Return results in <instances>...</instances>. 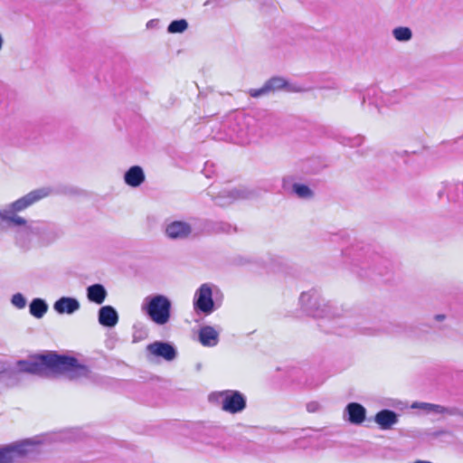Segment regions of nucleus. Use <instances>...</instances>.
Wrapping results in <instances>:
<instances>
[{"instance_id": "1", "label": "nucleus", "mask_w": 463, "mask_h": 463, "mask_svg": "<svg viewBox=\"0 0 463 463\" xmlns=\"http://www.w3.org/2000/svg\"><path fill=\"white\" fill-rule=\"evenodd\" d=\"M51 189L43 187L33 190L14 203L0 209V221L4 229L14 233L15 243L21 248H28L36 239L37 221H27L18 215L21 212L34 203L47 197Z\"/></svg>"}, {"instance_id": "2", "label": "nucleus", "mask_w": 463, "mask_h": 463, "mask_svg": "<svg viewBox=\"0 0 463 463\" xmlns=\"http://www.w3.org/2000/svg\"><path fill=\"white\" fill-rule=\"evenodd\" d=\"M49 371L67 373L71 379L85 376L88 373L87 367L80 364L76 358L52 353L33 356L28 360H19L11 373L45 375Z\"/></svg>"}, {"instance_id": "3", "label": "nucleus", "mask_w": 463, "mask_h": 463, "mask_svg": "<svg viewBox=\"0 0 463 463\" xmlns=\"http://www.w3.org/2000/svg\"><path fill=\"white\" fill-rule=\"evenodd\" d=\"M213 138L240 145L248 144L257 134L256 119L241 111L227 115L212 127Z\"/></svg>"}, {"instance_id": "4", "label": "nucleus", "mask_w": 463, "mask_h": 463, "mask_svg": "<svg viewBox=\"0 0 463 463\" xmlns=\"http://www.w3.org/2000/svg\"><path fill=\"white\" fill-rule=\"evenodd\" d=\"M301 308L307 315L316 318H327L333 320V329L335 334L347 335L351 330L342 329V327H350L354 325L352 319L348 317H340L338 308L321 298L317 289H310L302 292L299 297Z\"/></svg>"}, {"instance_id": "5", "label": "nucleus", "mask_w": 463, "mask_h": 463, "mask_svg": "<svg viewBox=\"0 0 463 463\" xmlns=\"http://www.w3.org/2000/svg\"><path fill=\"white\" fill-rule=\"evenodd\" d=\"M343 255L354 267H360L362 269H372L380 275L383 274L379 267L382 258L372 250L370 245L360 242L354 244L345 249Z\"/></svg>"}, {"instance_id": "6", "label": "nucleus", "mask_w": 463, "mask_h": 463, "mask_svg": "<svg viewBox=\"0 0 463 463\" xmlns=\"http://www.w3.org/2000/svg\"><path fill=\"white\" fill-rule=\"evenodd\" d=\"M172 302L165 295L146 297L141 304L142 312L156 325L164 326L170 321Z\"/></svg>"}, {"instance_id": "7", "label": "nucleus", "mask_w": 463, "mask_h": 463, "mask_svg": "<svg viewBox=\"0 0 463 463\" xmlns=\"http://www.w3.org/2000/svg\"><path fill=\"white\" fill-rule=\"evenodd\" d=\"M209 400L221 403L223 411L232 414L242 411L246 407L245 396L235 390L212 392L209 395Z\"/></svg>"}, {"instance_id": "8", "label": "nucleus", "mask_w": 463, "mask_h": 463, "mask_svg": "<svg viewBox=\"0 0 463 463\" xmlns=\"http://www.w3.org/2000/svg\"><path fill=\"white\" fill-rule=\"evenodd\" d=\"M34 452V444L23 440L0 447V463H21L22 459Z\"/></svg>"}, {"instance_id": "9", "label": "nucleus", "mask_w": 463, "mask_h": 463, "mask_svg": "<svg viewBox=\"0 0 463 463\" xmlns=\"http://www.w3.org/2000/svg\"><path fill=\"white\" fill-rule=\"evenodd\" d=\"M195 309L209 315L215 309L213 300V291L209 284H203L195 292L194 298Z\"/></svg>"}, {"instance_id": "10", "label": "nucleus", "mask_w": 463, "mask_h": 463, "mask_svg": "<svg viewBox=\"0 0 463 463\" xmlns=\"http://www.w3.org/2000/svg\"><path fill=\"white\" fill-rule=\"evenodd\" d=\"M282 88H286L288 91H302L303 90L300 88H296L294 86H290L287 83V81L281 77H273L269 79L266 83L259 89H250L249 90V94L253 98H259L264 95H267L270 92L276 91Z\"/></svg>"}, {"instance_id": "11", "label": "nucleus", "mask_w": 463, "mask_h": 463, "mask_svg": "<svg viewBox=\"0 0 463 463\" xmlns=\"http://www.w3.org/2000/svg\"><path fill=\"white\" fill-rule=\"evenodd\" d=\"M165 235L172 240H185L195 236L192 225L184 221H173L165 225Z\"/></svg>"}, {"instance_id": "12", "label": "nucleus", "mask_w": 463, "mask_h": 463, "mask_svg": "<svg viewBox=\"0 0 463 463\" xmlns=\"http://www.w3.org/2000/svg\"><path fill=\"white\" fill-rule=\"evenodd\" d=\"M62 234L61 230L53 223L37 221L36 239L41 244L48 245L54 242Z\"/></svg>"}, {"instance_id": "13", "label": "nucleus", "mask_w": 463, "mask_h": 463, "mask_svg": "<svg viewBox=\"0 0 463 463\" xmlns=\"http://www.w3.org/2000/svg\"><path fill=\"white\" fill-rule=\"evenodd\" d=\"M209 194L213 196L215 204L220 206H227L238 199H245L249 197V193L244 189H224L217 195H213V192L210 191Z\"/></svg>"}, {"instance_id": "14", "label": "nucleus", "mask_w": 463, "mask_h": 463, "mask_svg": "<svg viewBox=\"0 0 463 463\" xmlns=\"http://www.w3.org/2000/svg\"><path fill=\"white\" fill-rule=\"evenodd\" d=\"M147 351L157 357H162L166 361L175 359L177 352L174 345L169 343L156 341L147 345Z\"/></svg>"}, {"instance_id": "15", "label": "nucleus", "mask_w": 463, "mask_h": 463, "mask_svg": "<svg viewBox=\"0 0 463 463\" xmlns=\"http://www.w3.org/2000/svg\"><path fill=\"white\" fill-rule=\"evenodd\" d=\"M220 332L213 326H202L198 333V340L202 345L206 347L216 346L219 343Z\"/></svg>"}, {"instance_id": "16", "label": "nucleus", "mask_w": 463, "mask_h": 463, "mask_svg": "<svg viewBox=\"0 0 463 463\" xmlns=\"http://www.w3.org/2000/svg\"><path fill=\"white\" fill-rule=\"evenodd\" d=\"M80 302L70 297H61L53 305L54 310L58 314L71 315L80 309Z\"/></svg>"}, {"instance_id": "17", "label": "nucleus", "mask_w": 463, "mask_h": 463, "mask_svg": "<svg viewBox=\"0 0 463 463\" xmlns=\"http://www.w3.org/2000/svg\"><path fill=\"white\" fill-rule=\"evenodd\" d=\"M347 415V420L355 425L361 424L366 415L365 408L357 402L349 403L345 410V415Z\"/></svg>"}, {"instance_id": "18", "label": "nucleus", "mask_w": 463, "mask_h": 463, "mask_svg": "<svg viewBox=\"0 0 463 463\" xmlns=\"http://www.w3.org/2000/svg\"><path fill=\"white\" fill-rule=\"evenodd\" d=\"M118 315L116 309L111 306H104L99 310V322L100 325L112 327L117 325Z\"/></svg>"}, {"instance_id": "19", "label": "nucleus", "mask_w": 463, "mask_h": 463, "mask_svg": "<svg viewBox=\"0 0 463 463\" xmlns=\"http://www.w3.org/2000/svg\"><path fill=\"white\" fill-rule=\"evenodd\" d=\"M375 422L382 430H389L398 421L397 414L391 410H382L374 417Z\"/></svg>"}, {"instance_id": "20", "label": "nucleus", "mask_w": 463, "mask_h": 463, "mask_svg": "<svg viewBox=\"0 0 463 463\" xmlns=\"http://www.w3.org/2000/svg\"><path fill=\"white\" fill-rule=\"evenodd\" d=\"M125 183L131 187H137L145 181L143 169L138 165L131 166L124 175Z\"/></svg>"}, {"instance_id": "21", "label": "nucleus", "mask_w": 463, "mask_h": 463, "mask_svg": "<svg viewBox=\"0 0 463 463\" xmlns=\"http://www.w3.org/2000/svg\"><path fill=\"white\" fill-rule=\"evenodd\" d=\"M446 194L449 201H457L463 194V184L458 183H445L438 192V196L441 198Z\"/></svg>"}, {"instance_id": "22", "label": "nucleus", "mask_w": 463, "mask_h": 463, "mask_svg": "<svg viewBox=\"0 0 463 463\" xmlns=\"http://www.w3.org/2000/svg\"><path fill=\"white\" fill-rule=\"evenodd\" d=\"M107 290L101 284H93L87 288V298L90 302L100 305L107 297Z\"/></svg>"}, {"instance_id": "23", "label": "nucleus", "mask_w": 463, "mask_h": 463, "mask_svg": "<svg viewBox=\"0 0 463 463\" xmlns=\"http://www.w3.org/2000/svg\"><path fill=\"white\" fill-rule=\"evenodd\" d=\"M407 98L406 93L402 90H393L383 93L381 97L382 102L385 106H393L402 102Z\"/></svg>"}, {"instance_id": "24", "label": "nucleus", "mask_w": 463, "mask_h": 463, "mask_svg": "<svg viewBox=\"0 0 463 463\" xmlns=\"http://www.w3.org/2000/svg\"><path fill=\"white\" fill-rule=\"evenodd\" d=\"M47 310L48 305L43 298H33L29 305L30 314L36 318H42Z\"/></svg>"}, {"instance_id": "25", "label": "nucleus", "mask_w": 463, "mask_h": 463, "mask_svg": "<svg viewBox=\"0 0 463 463\" xmlns=\"http://www.w3.org/2000/svg\"><path fill=\"white\" fill-rule=\"evenodd\" d=\"M411 408L420 409V410L427 411L428 413H435V414H440V413H444L445 411H447V409L443 406L428 403V402H414L411 405Z\"/></svg>"}, {"instance_id": "26", "label": "nucleus", "mask_w": 463, "mask_h": 463, "mask_svg": "<svg viewBox=\"0 0 463 463\" xmlns=\"http://www.w3.org/2000/svg\"><path fill=\"white\" fill-rule=\"evenodd\" d=\"M392 36L398 42H409L412 38V32L409 27L399 26L392 30Z\"/></svg>"}, {"instance_id": "27", "label": "nucleus", "mask_w": 463, "mask_h": 463, "mask_svg": "<svg viewBox=\"0 0 463 463\" xmlns=\"http://www.w3.org/2000/svg\"><path fill=\"white\" fill-rule=\"evenodd\" d=\"M292 190L299 198L307 199L313 195L312 190L306 184H294Z\"/></svg>"}, {"instance_id": "28", "label": "nucleus", "mask_w": 463, "mask_h": 463, "mask_svg": "<svg viewBox=\"0 0 463 463\" xmlns=\"http://www.w3.org/2000/svg\"><path fill=\"white\" fill-rule=\"evenodd\" d=\"M188 27V23L184 19L175 20L168 25L167 31L171 33H180Z\"/></svg>"}, {"instance_id": "29", "label": "nucleus", "mask_w": 463, "mask_h": 463, "mask_svg": "<svg viewBox=\"0 0 463 463\" xmlns=\"http://www.w3.org/2000/svg\"><path fill=\"white\" fill-rule=\"evenodd\" d=\"M339 142L344 146H349L352 147L360 146L364 142V137L358 135L354 137H344Z\"/></svg>"}, {"instance_id": "30", "label": "nucleus", "mask_w": 463, "mask_h": 463, "mask_svg": "<svg viewBox=\"0 0 463 463\" xmlns=\"http://www.w3.org/2000/svg\"><path fill=\"white\" fill-rule=\"evenodd\" d=\"M12 304L19 309L25 307L26 299L21 293H16L12 297Z\"/></svg>"}, {"instance_id": "31", "label": "nucleus", "mask_w": 463, "mask_h": 463, "mask_svg": "<svg viewBox=\"0 0 463 463\" xmlns=\"http://www.w3.org/2000/svg\"><path fill=\"white\" fill-rule=\"evenodd\" d=\"M359 330L364 334H368V335H375V334H378L380 330L378 329H373L371 327H366V326H361L359 328Z\"/></svg>"}, {"instance_id": "32", "label": "nucleus", "mask_w": 463, "mask_h": 463, "mask_svg": "<svg viewBox=\"0 0 463 463\" xmlns=\"http://www.w3.org/2000/svg\"><path fill=\"white\" fill-rule=\"evenodd\" d=\"M446 319V316L443 314L435 315L433 320L437 323L443 322Z\"/></svg>"}, {"instance_id": "33", "label": "nucleus", "mask_w": 463, "mask_h": 463, "mask_svg": "<svg viewBox=\"0 0 463 463\" xmlns=\"http://www.w3.org/2000/svg\"><path fill=\"white\" fill-rule=\"evenodd\" d=\"M317 408V403H315V402H311V403H308V404L307 405V411H308L309 412H314V411H316Z\"/></svg>"}, {"instance_id": "34", "label": "nucleus", "mask_w": 463, "mask_h": 463, "mask_svg": "<svg viewBox=\"0 0 463 463\" xmlns=\"http://www.w3.org/2000/svg\"><path fill=\"white\" fill-rule=\"evenodd\" d=\"M277 121V118L274 115H268L266 118L267 124H273Z\"/></svg>"}, {"instance_id": "35", "label": "nucleus", "mask_w": 463, "mask_h": 463, "mask_svg": "<svg viewBox=\"0 0 463 463\" xmlns=\"http://www.w3.org/2000/svg\"><path fill=\"white\" fill-rule=\"evenodd\" d=\"M3 45H4V38H3V37H2V35L0 34V51L2 50Z\"/></svg>"}, {"instance_id": "36", "label": "nucleus", "mask_w": 463, "mask_h": 463, "mask_svg": "<svg viewBox=\"0 0 463 463\" xmlns=\"http://www.w3.org/2000/svg\"><path fill=\"white\" fill-rule=\"evenodd\" d=\"M414 463H431L430 461H425V460H417L415 461Z\"/></svg>"}, {"instance_id": "37", "label": "nucleus", "mask_w": 463, "mask_h": 463, "mask_svg": "<svg viewBox=\"0 0 463 463\" xmlns=\"http://www.w3.org/2000/svg\"><path fill=\"white\" fill-rule=\"evenodd\" d=\"M287 182H288V179H287V178H284V179H283V185H284V187L286 186Z\"/></svg>"}, {"instance_id": "38", "label": "nucleus", "mask_w": 463, "mask_h": 463, "mask_svg": "<svg viewBox=\"0 0 463 463\" xmlns=\"http://www.w3.org/2000/svg\"><path fill=\"white\" fill-rule=\"evenodd\" d=\"M7 373V372H5V371H4V372L0 371V373Z\"/></svg>"}]
</instances>
